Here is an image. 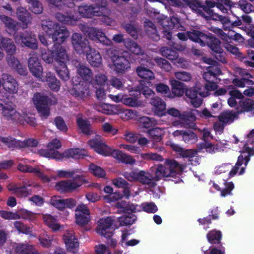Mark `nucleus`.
<instances>
[{"label": "nucleus", "mask_w": 254, "mask_h": 254, "mask_svg": "<svg viewBox=\"0 0 254 254\" xmlns=\"http://www.w3.org/2000/svg\"><path fill=\"white\" fill-rule=\"evenodd\" d=\"M150 104L152 106V110L155 115L159 116L165 115L166 105L165 102L161 98L158 97L152 98Z\"/></svg>", "instance_id": "22"}, {"label": "nucleus", "mask_w": 254, "mask_h": 254, "mask_svg": "<svg viewBox=\"0 0 254 254\" xmlns=\"http://www.w3.org/2000/svg\"><path fill=\"white\" fill-rule=\"evenodd\" d=\"M28 64L29 71L38 80L44 82L43 68L39 59L36 57H31L29 59Z\"/></svg>", "instance_id": "14"}, {"label": "nucleus", "mask_w": 254, "mask_h": 254, "mask_svg": "<svg viewBox=\"0 0 254 254\" xmlns=\"http://www.w3.org/2000/svg\"><path fill=\"white\" fill-rule=\"evenodd\" d=\"M16 41H21L26 47L31 49H36L38 45L35 35L30 32L24 31L23 32L15 31L13 34Z\"/></svg>", "instance_id": "10"}, {"label": "nucleus", "mask_w": 254, "mask_h": 254, "mask_svg": "<svg viewBox=\"0 0 254 254\" xmlns=\"http://www.w3.org/2000/svg\"><path fill=\"white\" fill-rule=\"evenodd\" d=\"M69 33L67 29L64 26H60L57 28L55 32L51 37L52 42L54 44H62L69 36Z\"/></svg>", "instance_id": "20"}, {"label": "nucleus", "mask_w": 254, "mask_h": 254, "mask_svg": "<svg viewBox=\"0 0 254 254\" xmlns=\"http://www.w3.org/2000/svg\"><path fill=\"white\" fill-rule=\"evenodd\" d=\"M82 171L81 169H75L71 171L59 170L57 172L58 176L62 178H72L76 173H81Z\"/></svg>", "instance_id": "62"}, {"label": "nucleus", "mask_w": 254, "mask_h": 254, "mask_svg": "<svg viewBox=\"0 0 254 254\" xmlns=\"http://www.w3.org/2000/svg\"><path fill=\"white\" fill-rule=\"evenodd\" d=\"M144 29L146 34L150 38L155 41L160 40V36L157 32L156 27L151 20L146 19L145 21Z\"/></svg>", "instance_id": "28"}, {"label": "nucleus", "mask_w": 254, "mask_h": 254, "mask_svg": "<svg viewBox=\"0 0 254 254\" xmlns=\"http://www.w3.org/2000/svg\"><path fill=\"white\" fill-rule=\"evenodd\" d=\"M85 53L87 61L92 66L99 67L101 64L102 57L98 51L91 48Z\"/></svg>", "instance_id": "25"}, {"label": "nucleus", "mask_w": 254, "mask_h": 254, "mask_svg": "<svg viewBox=\"0 0 254 254\" xmlns=\"http://www.w3.org/2000/svg\"><path fill=\"white\" fill-rule=\"evenodd\" d=\"M159 23L164 29L168 30H171L175 27L178 28L180 24L179 18L174 16H165L160 19Z\"/></svg>", "instance_id": "26"}, {"label": "nucleus", "mask_w": 254, "mask_h": 254, "mask_svg": "<svg viewBox=\"0 0 254 254\" xmlns=\"http://www.w3.org/2000/svg\"><path fill=\"white\" fill-rule=\"evenodd\" d=\"M146 132L149 138L156 142L161 141L164 135L163 129L159 127H152L148 129Z\"/></svg>", "instance_id": "41"}, {"label": "nucleus", "mask_w": 254, "mask_h": 254, "mask_svg": "<svg viewBox=\"0 0 254 254\" xmlns=\"http://www.w3.org/2000/svg\"><path fill=\"white\" fill-rule=\"evenodd\" d=\"M186 96L190 100V102L195 108L200 107L202 103V100L198 96L199 91L195 89L190 88L187 89L185 92Z\"/></svg>", "instance_id": "32"}, {"label": "nucleus", "mask_w": 254, "mask_h": 254, "mask_svg": "<svg viewBox=\"0 0 254 254\" xmlns=\"http://www.w3.org/2000/svg\"><path fill=\"white\" fill-rule=\"evenodd\" d=\"M154 125L152 119L148 117H142L140 119V127L142 128L150 129Z\"/></svg>", "instance_id": "64"}, {"label": "nucleus", "mask_w": 254, "mask_h": 254, "mask_svg": "<svg viewBox=\"0 0 254 254\" xmlns=\"http://www.w3.org/2000/svg\"><path fill=\"white\" fill-rule=\"evenodd\" d=\"M88 144L96 152L103 156H111L119 161L126 164L133 165L135 162V159L132 156L127 155L120 150L113 149L101 139H91L89 141Z\"/></svg>", "instance_id": "3"}, {"label": "nucleus", "mask_w": 254, "mask_h": 254, "mask_svg": "<svg viewBox=\"0 0 254 254\" xmlns=\"http://www.w3.org/2000/svg\"><path fill=\"white\" fill-rule=\"evenodd\" d=\"M210 20L219 21L223 24V26L226 28L230 25L232 27H237L241 26L242 24V20L239 17L237 18V20L233 21L231 20L229 17L220 15L217 13L213 15V16L211 17Z\"/></svg>", "instance_id": "23"}, {"label": "nucleus", "mask_w": 254, "mask_h": 254, "mask_svg": "<svg viewBox=\"0 0 254 254\" xmlns=\"http://www.w3.org/2000/svg\"><path fill=\"white\" fill-rule=\"evenodd\" d=\"M239 114L237 111H224L219 116H217L219 121L226 125L232 123L236 118H237Z\"/></svg>", "instance_id": "35"}, {"label": "nucleus", "mask_w": 254, "mask_h": 254, "mask_svg": "<svg viewBox=\"0 0 254 254\" xmlns=\"http://www.w3.org/2000/svg\"><path fill=\"white\" fill-rule=\"evenodd\" d=\"M129 57L125 56H118L114 61L115 70L118 73H123L130 68Z\"/></svg>", "instance_id": "21"}, {"label": "nucleus", "mask_w": 254, "mask_h": 254, "mask_svg": "<svg viewBox=\"0 0 254 254\" xmlns=\"http://www.w3.org/2000/svg\"><path fill=\"white\" fill-rule=\"evenodd\" d=\"M80 29L84 35L91 41L99 42L103 45L111 46L112 41L109 39L101 30L86 25H82Z\"/></svg>", "instance_id": "6"}, {"label": "nucleus", "mask_w": 254, "mask_h": 254, "mask_svg": "<svg viewBox=\"0 0 254 254\" xmlns=\"http://www.w3.org/2000/svg\"><path fill=\"white\" fill-rule=\"evenodd\" d=\"M77 186L75 184L72 183V180H66L58 182L55 188L58 191L65 193L73 191L77 189Z\"/></svg>", "instance_id": "24"}, {"label": "nucleus", "mask_w": 254, "mask_h": 254, "mask_svg": "<svg viewBox=\"0 0 254 254\" xmlns=\"http://www.w3.org/2000/svg\"><path fill=\"white\" fill-rule=\"evenodd\" d=\"M49 203L58 210L63 211L65 208H74L76 206L77 202L73 198L63 199L60 196L54 195L50 199Z\"/></svg>", "instance_id": "11"}, {"label": "nucleus", "mask_w": 254, "mask_h": 254, "mask_svg": "<svg viewBox=\"0 0 254 254\" xmlns=\"http://www.w3.org/2000/svg\"><path fill=\"white\" fill-rule=\"evenodd\" d=\"M30 186H31L30 185H28L25 183L22 186L19 185L15 195L18 198H25L31 195L32 191L28 188Z\"/></svg>", "instance_id": "48"}, {"label": "nucleus", "mask_w": 254, "mask_h": 254, "mask_svg": "<svg viewBox=\"0 0 254 254\" xmlns=\"http://www.w3.org/2000/svg\"><path fill=\"white\" fill-rule=\"evenodd\" d=\"M205 4V5L202 4V10L205 13V15L203 16V17L207 20H210L211 17L216 13L211 9V8L215 6H216V2L212 0H206Z\"/></svg>", "instance_id": "39"}, {"label": "nucleus", "mask_w": 254, "mask_h": 254, "mask_svg": "<svg viewBox=\"0 0 254 254\" xmlns=\"http://www.w3.org/2000/svg\"><path fill=\"white\" fill-rule=\"evenodd\" d=\"M183 139L187 143L192 144L197 140V136L192 131L190 130H185Z\"/></svg>", "instance_id": "56"}, {"label": "nucleus", "mask_w": 254, "mask_h": 254, "mask_svg": "<svg viewBox=\"0 0 254 254\" xmlns=\"http://www.w3.org/2000/svg\"><path fill=\"white\" fill-rule=\"evenodd\" d=\"M208 32H203L198 30H192L187 31L186 33L179 32L177 34L178 38L185 41L189 39L190 40L198 43L200 46L203 47L204 41L207 38Z\"/></svg>", "instance_id": "9"}, {"label": "nucleus", "mask_w": 254, "mask_h": 254, "mask_svg": "<svg viewBox=\"0 0 254 254\" xmlns=\"http://www.w3.org/2000/svg\"><path fill=\"white\" fill-rule=\"evenodd\" d=\"M151 169L155 173L154 176L143 170L125 172L123 175L128 181H138L142 185L154 188L156 186V182L161 179L166 180L169 177L176 178L183 171L182 165L171 159H166L163 165L159 164L155 165Z\"/></svg>", "instance_id": "1"}, {"label": "nucleus", "mask_w": 254, "mask_h": 254, "mask_svg": "<svg viewBox=\"0 0 254 254\" xmlns=\"http://www.w3.org/2000/svg\"><path fill=\"white\" fill-rule=\"evenodd\" d=\"M77 67V71L78 74L84 80L86 81H91L93 79V72L90 68L84 65L79 64Z\"/></svg>", "instance_id": "42"}, {"label": "nucleus", "mask_w": 254, "mask_h": 254, "mask_svg": "<svg viewBox=\"0 0 254 254\" xmlns=\"http://www.w3.org/2000/svg\"><path fill=\"white\" fill-rule=\"evenodd\" d=\"M16 14L18 19L22 23L24 28H26L32 19L31 14L24 7H18Z\"/></svg>", "instance_id": "31"}, {"label": "nucleus", "mask_w": 254, "mask_h": 254, "mask_svg": "<svg viewBox=\"0 0 254 254\" xmlns=\"http://www.w3.org/2000/svg\"><path fill=\"white\" fill-rule=\"evenodd\" d=\"M78 127L81 132L86 135H90L92 131L91 129V124L87 119H83L82 118H78L76 120Z\"/></svg>", "instance_id": "43"}, {"label": "nucleus", "mask_w": 254, "mask_h": 254, "mask_svg": "<svg viewBox=\"0 0 254 254\" xmlns=\"http://www.w3.org/2000/svg\"><path fill=\"white\" fill-rule=\"evenodd\" d=\"M0 110L2 111L3 116L8 120L20 121V116L15 109L2 100H0Z\"/></svg>", "instance_id": "16"}, {"label": "nucleus", "mask_w": 254, "mask_h": 254, "mask_svg": "<svg viewBox=\"0 0 254 254\" xmlns=\"http://www.w3.org/2000/svg\"><path fill=\"white\" fill-rule=\"evenodd\" d=\"M1 47L5 51L7 56L14 55L16 53V46L10 38L4 39L2 41Z\"/></svg>", "instance_id": "44"}, {"label": "nucleus", "mask_w": 254, "mask_h": 254, "mask_svg": "<svg viewBox=\"0 0 254 254\" xmlns=\"http://www.w3.org/2000/svg\"><path fill=\"white\" fill-rule=\"evenodd\" d=\"M65 13L66 15L61 12H56L55 14V17L57 20L62 23L70 25H75L79 19L75 12L69 10L66 11Z\"/></svg>", "instance_id": "17"}, {"label": "nucleus", "mask_w": 254, "mask_h": 254, "mask_svg": "<svg viewBox=\"0 0 254 254\" xmlns=\"http://www.w3.org/2000/svg\"><path fill=\"white\" fill-rule=\"evenodd\" d=\"M0 19L8 29L14 31L16 30V23L12 18L0 13Z\"/></svg>", "instance_id": "52"}, {"label": "nucleus", "mask_w": 254, "mask_h": 254, "mask_svg": "<svg viewBox=\"0 0 254 254\" xmlns=\"http://www.w3.org/2000/svg\"><path fill=\"white\" fill-rule=\"evenodd\" d=\"M154 61L157 65L164 70L169 71L171 70V64L166 60L160 57H156L154 59Z\"/></svg>", "instance_id": "60"}, {"label": "nucleus", "mask_w": 254, "mask_h": 254, "mask_svg": "<svg viewBox=\"0 0 254 254\" xmlns=\"http://www.w3.org/2000/svg\"><path fill=\"white\" fill-rule=\"evenodd\" d=\"M70 93L75 97L84 99L90 95L89 85L86 82L80 81L73 85L70 90Z\"/></svg>", "instance_id": "15"}, {"label": "nucleus", "mask_w": 254, "mask_h": 254, "mask_svg": "<svg viewBox=\"0 0 254 254\" xmlns=\"http://www.w3.org/2000/svg\"><path fill=\"white\" fill-rule=\"evenodd\" d=\"M231 5V1L230 0H216V7L223 13H227Z\"/></svg>", "instance_id": "58"}, {"label": "nucleus", "mask_w": 254, "mask_h": 254, "mask_svg": "<svg viewBox=\"0 0 254 254\" xmlns=\"http://www.w3.org/2000/svg\"><path fill=\"white\" fill-rule=\"evenodd\" d=\"M225 250L223 245L212 246L209 249V251H204L203 254H225Z\"/></svg>", "instance_id": "63"}, {"label": "nucleus", "mask_w": 254, "mask_h": 254, "mask_svg": "<svg viewBox=\"0 0 254 254\" xmlns=\"http://www.w3.org/2000/svg\"><path fill=\"white\" fill-rule=\"evenodd\" d=\"M71 43L73 49L80 55L85 54L91 48L88 40L79 33L72 34Z\"/></svg>", "instance_id": "8"}, {"label": "nucleus", "mask_w": 254, "mask_h": 254, "mask_svg": "<svg viewBox=\"0 0 254 254\" xmlns=\"http://www.w3.org/2000/svg\"><path fill=\"white\" fill-rule=\"evenodd\" d=\"M239 106L241 110H237L239 114L245 112H251L254 115V100L250 98L242 100L239 102Z\"/></svg>", "instance_id": "33"}, {"label": "nucleus", "mask_w": 254, "mask_h": 254, "mask_svg": "<svg viewBox=\"0 0 254 254\" xmlns=\"http://www.w3.org/2000/svg\"><path fill=\"white\" fill-rule=\"evenodd\" d=\"M55 69L59 77L63 81H66L69 79V70L66 63L55 64Z\"/></svg>", "instance_id": "36"}, {"label": "nucleus", "mask_w": 254, "mask_h": 254, "mask_svg": "<svg viewBox=\"0 0 254 254\" xmlns=\"http://www.w3.org/2000/svg\"><path fill=\"white\" fill-rule=\"evenodd\" d=\"M78 11L80 15L84 18H92L94 16L92 4H85L78 6Z\"/></svg>", "instance_id": "49"}, {"label": "nucleus", "mask_w": 254, "mask_h": 254, "mask_svg": "<svg viewBox=\"0 0 254 254\" xmlns=\"http://www.w3.org/2000/svg\"><path fill=\"white\" fill-rule=\"evenodd\" d=\"M206 238L208 243L213 246L223 245L221 242L222 234L219 230L213 229L209 231L206 235Z\"/></svg>", "instance_id": "30"}, {"label": "nucleus", "mask_w": 254, "mask_h": 254, "mask_svg": "<svg viewBox=\"0 0 254 254\" xmlns=\"http://www.w3.org/2000/svg\"><path fill=\"white\" fill-rule=\"evenodd\" d=\"M43 219L45 224L53 231H57L60 229L61 225L58 223V219L56 216L46 214L43 215Z\"/></svg>", "instance_id": "37"}, {"label": "nucleus", "mask_w": 254, "mask_h": 254, "mask_svg": "<svg viewBox=\"0 0 254 254\" xmlns=\"http://www.w3.org/2000/svg\"><path fill=\"white\" fill-rule=\"evenodd\" d=\"M136 216L132 213H128L127 215L121 216L119 218L120 225L123 226L130 225L134 223Z\"/></svg>", "instance_id": "50"}, {"label": "nucleus", "mask_w": 254, "mask_h": 254, "mask_svg": "<svg viewBox=\"0 0 254 254\" xmlns=\"http://www.w3.org/2000/svg\"><path fill=\"white\" fill-rule=\"evenodd\" d=\"M19 148H25L28 147H34L37 146L39 142L37 139L28 138L23 141H20L19 142Z\"/></svg>", "instance_id": "61"}, {"label": "nucleus", "mask_w": 254, "mask_h": 254, "mask_svg": "<svg viewBox=\"0 0 254 254\" xmlns=\"http://www.w3.org/2000/svg\"><path fill=\"white\" fill-rule=\"evenodd\" d=\"M62 147L61 141L57 139H53L47 145L48 149H40L38 151V154L42 157L56 160H62L64 158H72L73 159H80L84 157L88 156V152L84 149L79 148H71L68 149L63 153H60L55 149H60Z\"/></svg>", "instance_id": "2"}, {"label": "nucleus", "mask_w": 254, "mask_h": 254, "mask_svg": "<svg viewBox=\"0 0 254 254\" xmlns=\"http://www.w3.org/2000/svg\"><path fill=\"white\" fill-rule=\"evenodd\" d=\"M33 100L38 113L42 119H46L50 115V106L58 103L55 96H49L39 92L34 94Z\"/></svg>", "instance_id": "4"}, {"label": "nucleus", "mask_w": 254, "mask_h": 254, "mask_svg": "<svg viewBox=\"0 0 254 254\" xmlns=\"http://www.w3.org/2000/svg\"><path fill=\"white\" fill-rule=\"evenodd\" d=\"M44 79V81L47 82L49 87L53 91H58L61 87V82L57 77L54 73L51 72H48Z\"/></svg>", "instance_id": "27"}, {"label": "nucleus", "mask_w": 254, "mask_h": 254, "mask_svg": "<svg viewBox=\"0 0 254 254\" xmlns=\"http://www.w3.org/2000/svg\"><path fill=\"white\" fill-rule=\"evenodd\" d=\"M89 170L93 175L98 178H104L106 175V171L103 169L93 163L90 164Z\"/></svg>", "instance_id": "53"}, {"label": "nucleus", "mask_w": 254, "mask_h": 254, "mask_svg": "<svg viewBox=\"0 0 254 254\" xmlns=\"http://www.w3.org/2000/svg\"><path fill=\"white\" fill-rule=\"evenodd\" d=\"M52 48L54 65L67 63L68 56L64 47L61 44H54Z\"/></svg>", "instance_id": "13"}, {"label": "nucleus", "mask_w": 254, "mask_h": 254, "mask_svg": "<svg viewBox=\"0 0 254 254\" xmlns=\"http://www.w3.org/2000/svg\"><path fill=\"white\" fill-rule=\"evenodd\" d=\"M218 85L214 82H206L202 88L199 89V95L202 97L209 95V92L215 91L218 88Z\"/></svg>", "instance_id": "45"}, {"label": "nucleus", "mask_w": 254, "mask_h": 254, "mask_svg": "<svg viewBox=\"0 0 254 254\" xmlns=\"http://www.w3.org/2000/svg\"><path fill=\"white\" fill-rule=\"evenodd\" d=\"M140 156L143 160L149 161L153 160L157 161H163V157L156 153H141Z\"/></svg>", "instance_id": "59"}, {"label": "nucleus", "mask_w": 254, "mask_h": 254, "mask_svg": "<svg viewBox=\"0 0 254 254\" xmlns=\"http://www.w3.org/2000/svg\"><path fill=\"white\" fill-rule=\"evenodd\" d=\"M124 45L127 50L135 55H138L142 53L140 47L136 42L130 39H127L124 41Z\"/></svg>", "instance_id": "47"}, {"label": "nucleus", "mask_w": 254, "mask_h": 254, "mask_svg": "<svg viewBox=\"0 0 254 254\" xmlns=\"http://www.w3.org/2000/svg\"><path fill=\"white\" fill-rule=\"evenodd\" d=\"M114 221L110 217L100 219L98 222L97 227V233L108 239V244L112 247H115L117 244L116 239L111 238L115 229L112 227Z\"/></svg>", "instance_id": "5"}, {"label": "nucleus", "mask_w": 254, "mask_h": 254, "mask_svg": "<svg viewBox=\"0 0 254 254\" xmlns=\"http://www.w3.org/2000/svg\"><path fill=\"white\" fill-rule=\"evenodd\" d=\"M54 124L60 131L64 133L67 131L68 127L62 117H56L54 120Z\"/></svg>", "instance_id": "55"}, {"label": "nucleus", "mask_w": 254, "mask_h": 254, "mask_svg": "<svg viewBox=\"0 0 254 254\" xmlns=\"http://www.w3.org/2000/svg\"><path fill=\"white\" fill-rule=\"evenodd\" d=\"M19 140L16 139L11 136H0V145H4L9 148L19 147Z\"/></svg>", "instance_id": "46"}, {"label": "nucleus", "mask_w": 254, "mask_h": 254, "mask_svg": "<svg viewBox=\"0 0 254 254\" xmlns=\"http://www.w3.org/2000/svg\"><path fill=\"white\" fill-rule=\"evenodd\" d=\"M1 86L7 93L11 94L17 92L18 84L16 79L12 75L6 73H3L1 74Z\"/></svg>", "instance_id": "12"}, {"label": "nucleus", "mask_w": 254, "mask_h": 254, "mask_svg": "<svg viewBox=\"0 0 254 254\" xmlns=\"http://www.w3.org/2000/svg\"><path fill=\"white\" fill-rule=\"evenodd\" d=\"M63 239L67 251L76 253L78 251L79 243L75 236L71 233H67L63 236Z\"/></svg>", "instance_id": "19"}, {"label": "nucleus", "mask_w": 254, "mask_h": 254, "mask_svg": "<svg viewBox=\"0 0 254 254\" xmlns=\"http://www.w3.org/2000/svg\"><path fill=\"white\" fill-rule=\"evenodd\" d=\"M186 5L193 11L203 17L205 13L202 10V4L199 0H185Z\"/></svg>", "instance_id": "38"}, {"label": "nucleus", "mask_w": 254, "mask_h": 254, "mask_svg": "<svg viewBox=\"0 0 254 254\" xmlns=\"http://www.w3.org/2000/svg\"><path fill=\"white\" fill-rule=\"evenodd\" d=\"M59 26L55 22L49 19L42 20L41 21L42 28L49 38H51L53 33L56 31Z\"/></svg>", "instance_id": "34"}, {"label": "nucleus", "mask_w": 254, "mask_h": 254, "mask_svg": "<svg viewBox=\"0 0 254 254\" xmlns=\"http://www.w3.org/2000/svg\"><path fill=\"white\" fill-rule=\"evenodd\" d=\"M39 241L43 247L48 248L51 245L52 237L49 236L46 232H43L39 235Z\"/></svg>", "instance_id": "57"}, {"label": "nucleus", "mask_w": 254, "mask_h": 254, "mask_svg": "<svg viewBox=\"0 0 254 254\" xmlns=\"http://www.w3.org/2000/svg\"><path fill=\"white\" fill-rule=\"evenodd\" d=\"M94 16H106L109 14V8L106 0H95L91 4Z\"/></svg>", "instance_id": "18"}, {"label": "nucleus", "mask_w": 254, "mask_h": 254, "mask_svg": "<svg viewBox=\"0 0 254 254\" xmlns=\"http://www.w3.org/2000/svg\"><path fill=\"white\" fill-rule=\"evenodd\" d=\"M33 246L28 244H21L16 248V254H37L32 251Z\"/></svg>", "instance_id": "54"}, {"label": "nucleus", "mask_w": 254, "mask_h": 254, "mask_svg": "<svg viewBox=\"0 0 254 254\" xmlns=\"http://www.w3.org/2000/svg\"><path fill=\"white\" fill-rule=\"evenodd\" d=\"M30 4V9L35 14H40L43 12V8L42 3L39 0H26Z\"/></svg>", "instance_id": "51"}, {"label": "nucleus", "mask_w": 254, "mask_h": 254, "mask_svg": "<svg viewBox=\"0 0 254 254\" xmlns=\"http://www.w3.org/2000/svg\"><path fill=\"white\" fill-rule=\"evenodd\" d=\"M136 72L139 77L146 80H151L155 78L153 71L142 65L136 68Z\"/></svg>", "instance_id": "40"}, {"label": "nucleus", "mask_w": 254, "mask_h": 254, "mask_svg": "<svg viewBox=\"0 0 254 254\" xmlns=\"http://www.w3.org/2000/svg\"><path fill=\"white\" fill-rule=\"evenodd\" d=\"M204 43L203 47L208 46L214 52V56L217 61L227 63L226 53L220 46L221 42L213 34L209 32Z\"/></svg>", "instance_id": "7"}, {"label": "nucleus", "mask_w": 254, "mask_h": 254, "mask_svg": "<svg viewBox=\"0 0 254 254\" xmlns=\"http://www.w3.org/2000/svg\"><path fill=\"white\" fill-rule=\"evenodd\" d=\"M170 84L174 96H182L187 89V86L184 83L175 79L170 80Z\"/></svg>", "instance_id": "29"}]
</instances>
